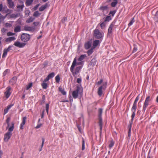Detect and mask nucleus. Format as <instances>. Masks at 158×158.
<instances>
[{
  "label": "nucleus",
  "instance_id": "1",
  "mask_svg": "<svg viewBox=\"0 0 158 158\" xmlns=\"http://www.w3.org/2000/svg\"><path fill=\"white\" fill-rule=\"evenodd\" d=\"M77 58L75 57L70 68V70L73 76L77 75L80 72L82 68V66H79L76 67L74 70V67L77 65Z\"/></svg>",
  "mask_w": 158,
  "mask_h": 158
},
{
  "label": "nucleus",
  "instance_id": "2",
  "mask_svg": "<svg viewBox=\"0 0 158 158\" xmlns=\"http://www.w3.org/2000/svg\"><path fill=\"white\" fill-rule=\"evenodd\" d=\"M83 89L81 87H80L79 85L77 86V89L75 90H74L72 92V96L74 99H76L78 98V94H82Z\"/></svg>",
  "mask_w": 158,
  "mask_h": 158
},
{
  "label": "nucleus",
  "instance_id": "3",
  "mask_svg": "<svg viewBox=\"0 0 158 158\" xmlns=\"http://www.w3.org/2000/svg\"><path fill=\"white\" fill-rule=\"evenodd\" d=\"M93 35L96 39H100L102 40L103 38L104 33L103 32H100L99 30L96 29L94 31Z\"/></svg>",
  "mask_w": 158,
  "mask_h": 158
},
{
  "label": "nucleus",
  "instance_id": "4",
  "mask_svg": "<svg viewBox=\"0 0 158 158\" xmlns=\"http://www.w3.org/2000/svg\"><path fill=\"white\" fill-rule=\"evenodd\" d=\"M107 82L103 83V85L100 86L98 88L97 93L99 96H101L102 94L103 91H105L107 87Z\"/></svg>",
  "mask_w": 158,
  "mask_h": 158
},
{
  "label": "nucleus",
  "instance_id": "5",
  "mask_svg": "<svg viewBox=\"0 0 158 158\" xmlns=\"http://www.w3.org/2000/svg\"><path fill=\"white\" fill-rule=\"evenodd\" d=\"M151 100V99L150 98V96L149 95H147L142 110L143 112H145L147 107L149 105L150 102Z\"/></svg>",
  "mask_w": 158,
  "mask_h": 158
},
{
  "label": "nucleus",
  "instance_id": "6",
  "mask_svg": "<svg viewBox=\"0 0 158 158\" xmlns=\"http://www.w3.org/2000/svg\"><path fill=\"white\" fill-rule=\"evenodd\" d=\"M30 39V36L29 34L27 33H23L21 36V39L22 41L27 42Z\"/></svg>",
  "mask_w": 158,
  "mask_h": 158
},
{
  "label": "nucleus",
  "instance_id": "7",
  "mask_svg": "<svg viewBox=\"0 0 158 158\" xmlns=\"http://www.w3.org/2000/svg\"><path fill=\"white\" fill-rule=\"evenodd\" d=\"M11 88L10 86L7 87L6 89V91L4 93V95L6 98H8L10 96L11 92Z\"/></svg>",
  "mask_w": 158,
  "mask_h": 158
},
{
  "label": "nucleus",
  "instance_id": "8",
  "mask_svg": "<svg viewBox=\"0 0 158 158\" xmlns=\"http://www.w3.org/2000/svg\"><path fill=\"white\" fill-rule=\"evenodd\" d=\"M26 44L25 43H21L19 41H16L14 44L15 46L19 48H23L24 47Z\"/></svg>",
  "mask_w": 158,
  "mask_h": 158
},
{
  "label": "nucleus",
  "instance_id": "9",
  "mask_svg": "<svg viewBox=\"0 0 158 158\" xmlns=\"http://www.w3.org/2000/svg\"><path fill=\"white\" fill-rule=\"evenodd\" d=\"M12 133L10 132H7L4 135V140L5 142H7L12 135Z\"/></svg>",
  "mask_w": 158,
  "mask_h": 158
},
{
  "label": "nucleus",
  "instance_id": "10",
  "mask_svg": "<svg viewBox=\"0 0 158 158\" xmlns=\"http://www.w3.org/2000/svg\"><path fill=\"white\" fill-rule=\"evenodd\" d=\"M114 25V23H112L109 26L108 30L107 35L108 36H110L112 33V30Z\"/></svg>",
  "mask_w": 158,
  "mask_h": 158
},
{
  "label": "nucleus",
  "instance_id": "11",
  "mask_svg": "<svg viewBox=\"0 0 158 158\" xmlns=\"http://www.w3.org/2000/svg\"><path fill=\"white\" fill-rule=\"evenodd\" d=\"M92 42L91 40L85 42L84 44V47L85 49H89L91 47Z\"/></svg>",
  "mask_w": 158,
  "mask_h": 158
},
{
  "label": "nucleus",
  "instance_id": "12",
  "mask_svg": "<svg viewBox=\"0 0 158 158\" xmlns=\"http://www.w3.org/2000/svg\"><path fill=\"white\" fill-rule=\"evenodd\" d=\"M24 30L25 31H33L35 30V28L33 27H30L26 26L24 27Z\"/></svg>",
  "mask_w": 158,
  "mask_h": 158
},
{
  "label": "nucleus",
  "instance_id": "13",
  "mask_svg": "<svg viewBox=\"0 0 158 158\" xmlns=\"http://www.w3.org/2000/svg\"><path fill=\"white\" fill-rule=\"evenodd\" d=\"M26 119L27 117L26 116L23 117L22 122L21 123L20 126V129L22 130L23 129V126L26 123Z\"/></svg>",
  "mask_w": 158,
  "mask_h": 158
},
{
  "label": "nucleus",
  "instance_id": "14",
  "mask_svg": "<svg viewBox=\"0 0 158 158\" xmlns=\"http://www.w3.org/2000/svg\"><path fill=\"white\" fill-rule=\"evenodd\" d=\"M97 62V60L96 58H94L90 61L89 65L90 66L94 67L95 65Z\"/></svg>",
  "mask_w": 158,
  "mask_h": 158
},
{
  "label": "nucleus",
  "instance_id": "15",
  "mask_svg": "<svg viewBox=\"0 0 158 158\" xmlns=\"http://www.w3.org/2000/svg\"><path fill=\"white\" fill-rule=\"evenodd\" d=\"M136 108L133 107H132L131 109V110L132 112V115L131 116V121L133 122V120L134 119V118L135 116V112L136 111Z\"/></svg>",
  "mask_w": 158,
  "mask_h": 158
},
{
  "label": "nucleus",
  "instance_id": "16",
  "mask_svg": "<svg viewBox=\"0 0 158 158\" xmlns=\"http://www.w3.org/2000/svg\"><path fill=\"white\" fill-rule=\"evenodd\" d=\"M7 2L9 5L8 7L9 8H12L14 7L15 4L12 0H7Z\"/></svg>",
  "mask_w": 158,
  "mask_h": 158
},
{
  "label": "nucleus",
  "instance_id": "17",
  "mask_svg": "<svg viewBox=\"0 0 158 158\" xmlns=\"http://www.w3.org/2000/svg\"><path fill=\"white\" fill-rule=\"evenodd\" d=\"M100 41L99 40H95L93 41V48H95L98 45L100 44Z\"/></svg>",
  "mask_w": 158,
  "mask_h": 158
},
{
  "label": "nucleus",
  "instance_id": "18",
  "mask_svg": "<svg viewBox=\"0 0 158 158\" xmlns=\"http://www.w3.org/2000/svg\"><path fill=\"white\" fill-rule=\"evenodd\" d=\"M24 7V4H21L20 5H17L16 6V7L17 9V10L19 12H21L23 11V9Z\"/></svg>",
  "mask_w": 158,
  "mask_h": 158
},
{
  "label": "nucleus",
  "instance_id": "19",
  "mask_svg": "<svg viewBox=\"0 0 158 158\" xmlns=\"http://www.w3.org/2000/svg\"><path fill=\"white\" fill-rule=\"evenodd\" d=\"M99 120V126L100 127V132H101L102 128V118H98Z\"/></svg>",
  "mask_w": 158,
  "mask_h": 158
},
{
  "label": "nucleus",
  "instance_id": "20",
  "mask_svg": "<svg viewBox=\"0 0 158 158\" xmlns=\"http://www.w3.org/2000/svg\"><path fill=\"white\" fill-rule=\"evenodd\" d=\"M14 104H10L7 106V108L5 109L4 110V114H6L8 111L9 110L12 106H14Z\"/></svg>",
  "mask_w": 158,
  "mask_h": 158
},
{
  "label": "nucleus",
  "instance_id": "21",
  "mask_svg": "<svg viewBox=\"0 0 158 158\" xmlns=\"http://www.w3.org/2000/svg\"><path fill=\"white\" fill-rule=\"evenodd\" d=\"M15 40V37L12 36L7 38L5 40V41L6 42L10 43L12 41H14Z\"/></svg>",
  "mask_w": 158,
  "mask_h": 158
},
{
  "label": "nucleus",
  "instance_id": "22",
  "mask_svg": "<svg viewBox=\"0 0 158 158\" xmlns=\"http://www.w3.org/2000/svg\"><path fill=\"white\" fill-rule=\"evenodd\" d=\"M139 94L136 98L134 102V103L133 104V105L132 106L133 107L137 108V102L139 100Z\"/></svg>",
  "mask_w": 158,
  "mask_h": 158
},
{
  "label": "nucleus",
  "instance_id": "23",
  "mask_svg": "<svg viewBox=\"0 0 158 158\" xmlns=\"http://www.w3.org/2000/svg\"><path fill=\"white\" fill-rule=\"evenodd\" d=\"M86 57V55L85 54H83L81 55L79 58L78 59V61H81L83 60L85 57Z\"/></svg>",
  "mask_w": 158,
  "mask_h": 158
},
{
  "label": "nucleus",
  "instance_id": "24",
  "mask_svg": "<svg viewBox=\"0 0 158 158\" xmlns=\"http://www.w3.org/2000/svg\"><path fill=\"white\" fill-rule=\"evenodd\" d=\"M17 78L16 77H13L10 81V82L12 85H14L16 82Z\"/></svg>",
  "mask_w": 158,
  "mask_h": 158
},
{
  "label": "nucleus",
  "instance_id": "25",
  "mask_svg": "<svg viewBox=\"0 0 158 158\" xmlns=\"http://www.w3.org/2000/svg\"><path fill=\"white\" fill-rule=\"evenodd\" d=\"M21 27L18 25L15 27L14 29V32L17 33L21 31Z\"/></svg>",
  "mask_w": 158,
  "mask_h": 158
},
{
  "label": "nucleus",
  "instance_id": "26",
  "mask_svg": "<svg viewBox=\"0 0 158 158\" xmlns=\"http://www.w3.org/2000/svg\"><path fill=\"white\" fill-rule=\"evenodd\" d=\"M94 48H93L92 47L90 49H89L87 52V53L88 54V55L89 56L91 54H92L94 52Z\"/></svg>",
  "mask_w": 158,
  "mask_h": 158
},
{
  "label": "nucleus",
  "instance_id": "27",
  "mask_svg": "<svg viewBox=\"0 0 158 158\" xmlns=\"http://www.w3.org/2000/svg\"><path fill=\"white\" fill-rule=\"evenodd\" d=\"M14 123L13 122L11 123V126L8 128V131L11 132L14 129Z\"/></svg>",
  "mask_w": 158,
  "mask_h": 158
},
{
  "label": "nucleus",
  "instance_id": "28",
  "mask_svg": "<svg viewBox=\"0 0 158 158\" xmlns=\"http://www.w3.org/2000/svg\"><path fill=\"white\" fill-rule=\"evenodd\" d=\"M10 71L9 69H6L4 72L3 73V76L5 77L7 75H8L10 73Z\"/></svg>",
  "mask_w": 158,
  "mask_h": 158
},
{
  "label": "nucleus",
  "instance_id": "29",
  "mask_svg": "<svg viewBox=\"0 0 158 158\" xmlns=\"http://www.w3.org/2000/svg\"><path fill=\"white\" fill-rule=\"evenodd\" d=\"M103 109L102 108H99L98 110V118H102V114Z\"/></svg>",
  "mask_w": 158,
  "mask_h": 158
},
{
  "label": "nucleus",
  "instance_id": "30",
  "mask_svg": "<svg viewBox=\"0 0 158 158\" xmlns=\"http://www.w3.org/2000/svg\"><path fill=\"white\" fill-rule=\"evenodd\" d=\"M114 142L112 139L111 140L110 142V143L109 145V147L110 149H111L114 146Z\"/></svg>",
  "mask_w": 158,
  "mask_h": 158
},
{
  "label": "nucleus",
  "instance_id": "31",
  "mask_svg": "<svg viewBox=\"0 0 158 158\" xmlns=\"http://www.w3.org/2000/svg\"><path fill=\"white\" fill-rule=\"evenodd\" d=\"M35 19L34 18H33L32 17H30V18L28 19L26 21V22L27 23H30L31 22H32Z\"/></svg>",
  "mask_w": 158,
  "mask_h": 158
},
{
  "label": "nucleus",
  "instance_id": "32",
  "mask_svg": "<svg viewBox=\"0 0 158 158\" xmlns=\"http://www.w3.org/2000/svg\"><path fill=\"white\" fill-rule=\"evenodd\" d=\"M59 90L61 93L63 95H66V92L65 91L64 89H62L60 87L59 88Z\"/></svg>",
  "mask_w": 158,
  "mask_h": 158
},
{
  "label": "nucleus",
  "instance_id": "33",
  "mask_svg": "<svg viewBox=\"0 0 158 158\" xmlns=\"http://www.w3.org/2000/svg\"><path fill=\"white\" fill-rule=\"evenodd\" d=\"M100 10L104 11L105 10H106L108 9V7L107 6H101L99 8Z\"/></svg>",
  "mask_w": 158,
  "mask_h": 158
},
{
  "label": "nucleus",
  "instance_id": "34",
  "mask_svg": "<svg viewBox=\"0 0 158 158\" xmlns=\"http://www.w3.org/2000/svg\"><path fill=\"white\" fill-rule=\"evenodd\" d=\"M47 7V4L43 5L40 7L39 9V10L40 11H42Z\"/></svg>",
  "mask_w": 158,
  "mask_h": 158
},
{
  "label": "nucleus",
  "instance_id": "35",
  "mask_svg": "<svg viewBox=\"0 0 158 158\" xmlns=\"http://www.w3.org/2000/svg\"><path fill=\"white\" fill-rule=\"evenodd\" d=\"M33 1V0H26V6H28L31 5Z\"/></svg>",
  "mask_w": 158,
  "mask_h": 158
},
{
  "label": "nucleus",
  "instance_id": "36",
  "mask_svg": "<svg viewBox=\"0 0 158 158\" xmlns=\"http://www.w3.org/2000/svg\"><path fill=\"white\" fill-rule=\"evenodd\" d=\"M55 76V73L54 72L51 73L49 74L48 76H47V77L49 79L51 78H52L54 77Z\"/></svg>",
  "mask_w": 158,
  "mask_h": 158
},
{
  "label": "nucleus",
  "instance_id": "37",
  "mask_svg": "<svg viewBox=\"0 0 158 158\" xmlns=\"http://www.w3.org/2000/svg\"><path fill=\"white\" fill-rule=\"evenodd\" d=\"M100 25L102 29H103L106 26V22L104 21L102 23L100 24Z\"/></svg>",
  "mask_w": 158,
  "mask_h": 158
},
{
  "label": "nucleus",
  "instance_id": "38",
  "mask_svg": "<svg viewBox=\"0 0 158 158\" xmlns=\"http://www.w3.org/2000/svg\"><path fill=\"white\" fill-rule=\"evenodd\" d=\"M10 120V117H8L6 120V123L7 125V127H6V129H7V128H8L10 126V124L9 122Z\"/></svg>",
  "mask_w": 158,
  "mask_h": 158
},
{
  "label": "nucleus",
  "instance_id": "39",
  "mask_svg": "<svg viewBox=\"0 0 158 158\" xmlns=\"http://www.w3.org/2000/svg\"><path fill=\"white\" fill-rule=\"evenodd\" d=\"M118 3V1H113L110 4L111 6L112 7H115Z\"/></svg>",
  "mask_w": 158,
  "mask_h": 158
},
{
  "label": "nucleus",
  "instance_id": "40",
  "mask_svg": "<svg viewBox=\"0 0 158 158\" xmlns=\"http://www.w3.org/2000/svg\"><path fill=\"white\" fill-rule=\"evenodd\" d=\"M41 85L43 89H46L47 88V84L46 83L43 82L41 84Z\"/></svg>",
  "mask_w": 158,
  "mask_h": 158
},
{
  "label": "nucleus",
  "instance_id": "41",
  "mask_svg": "<svg viewBox=\"0 0 158 158\" xmlns=\"http://www.w3.org/2000/svg\"><path fill=\"white\" fill-rule=\"evenodd\" d=\"M135 22V21L134 20V18H132V19L131 20L130 22L128 23V26L129 27L131 26L133 23Z\"/></svg>",
  "mask_w": 158,
  "mask_h": 158
},
{
  "label": "nucleus",
  "instance_id": "42",
  "mask_svg": "<svg viewBox=\"0 0 158 158\" xmlns=\"http://www.w3.org/2000/svg\"><path fill=\"white\" fill-rule=\"evenodd\" d=\"M55 80L57 83H59L60 81V77L59 74L57 75L55 77Z\"/></svg>",
  "mask_w": 158,
  "mask_h": 158
},
{
  "label": "nucleus",
  "instance_id": "43",
  "mask_svg": "<svg viewBox=\"0 0 158 158\" xmlns=\"http://www.w3.org/2000/svg\"><path fill=\"white\" fill-rule=\"evenodd\" d=\"M111 19L110 16H107L105 20L104 21H105L106 22V21H109Z\"/></svg>",
  "mask_w": 158,
  "mask_h": 158
},
{
  "label": "nucleus",
  "instance_id": "44",
  "mask_svg": "<svg viewBox=\"0 0 158 158\" xmlns=\"http://www.w3.org/2000/svg\"><path fill=\"white\" fill-rule=\"evenodd\" d=\"M138 48L137 46L135 45H134V48L132 51V53L136 52Z\"/></svg>",
  "mask_w": 158,
  "mask_h": 158
},
{
  "label": "nucleus",
  "instance_id": "45",
  "mask_svg": "<svg viewBox=\"0 0 158 158\" xmlns=\"http://www.w3.org/2000/svg\"><path fill=\"white\" fill-rule=\"evenodd\" d=\"M7 51H6L5 49L3 50V52L2 56V58H5L6 57L7 53Z\"/></svg>",
  "mask_w": 158,
  "mask_h": 158
},
{
  "label": "nucleus",
  "instance_id": "46",
  "mask_svg": "<svg viewBox=\"0 0 158 158\" xmlns=\"http://www.w3.org/2000/svg\"><path fill=\"white\" fill-rule=\"evenodd\" d=\"M82 150H83L85 149V140L84 139L82 138Z\"/></svg>",
  "mask_w": 158,
  "mask_h": 158
},
{
  "label": "nucleus",
  "instance_id": "47",
  "mask_svg": "<svg viewBox=\"0 0 158 158\" xmlns=\"http://www.w3.org/2000/svg\"><path fill=\"white\" fill-rule=\"evenodd\" d=\"M40 15V14L38 12V11H35L34 14L33 16L35 17H38Z\"/></svg>",
  "mask_w": 158,
  "mask_h": 158
},
{
  "label": "nucleus",
  "instance_id": "48",
  "mask_svg": "<svg viewBox=\"0 0 158 158\" xmlns=\"http://www.w3.org/2000/svg\"><path fill=\"white\" fill-rule=\"evenodd\" d=\"M7 31V29L5 28H3L1 30V31L2 32V34H4L6 33V31Z\"/></svg>",
  "mask_w": 158,
  "mask_h": 158
},
{
  "label": "nucleus",
  "instance_id": "49",
  "mask_svg": "<svg viewBox=\"0 0 158 158\" xmlns=\"http://www.w3.org/2000/svg\"><path fill=\"white\" fill-rule=\"evenodd\" d=\"M116 12V10H115L113 11H110L109 13V15H111L112 16H113Z\"/></svg>",
  "mask_w": 158,
  "mask_h": 158
},
{
  "label": "nucleus",
  "instance_id": "50",
  "mask_svg": "<svg viewBox=\"0 0 158 158\" xmlns=\"http://www.w3.org/2000/svg\"><path fill=\"white\" fill-rule=\"evenodd\" d=\"M42 144H41V148L39 150V151H42V147L43 146L44 144V141H45V139H44V138H42Z\"/></svg>",
  "mask_w": 158,
  "mask_h": 158
},
{
  "label": "nucleus",
  "instance_id": "51",
  "mask_svg": "<svg viewBox=\"0 0 158 158\" xmlns=\"http://www.w3.org/2000/svg\"><path fill=\"white\" fill-rule=\"evenodd\" d=\"M49 106V103H46V110L48 114V112Z\"/></svg>",
  "mask_w": 158,
  "mask_h": 158
},
{
  "label": "nucleus",
  "instance_id": "52",
  "mask_svg": "<svg viewBox=\"0 0 158 158\" xmlns=\"http://www.w3.org/2000/svg\"><path fill=\"white\" fill-rule=\"evenodd\" d=\"M32 83L31 82L27 85L26 87V89L28 90L32 86Z\"/></svg>",
  "mask_w": 158,
  "mask_h": 158
},
{
  "label": "nucleus",
  "instance_id": "53",
  "mask_svg": "<svg viewBox=\"0 0 158 158\" xmlns=\"http://www.w3.org/2000/svg\"><path fill=\"white\" fill-rule=\"evenodd\" d=\"M13 46L12 45H10L7 48L5 49H4L8 52L10 50L11 48H12Z\"/></svg>",
  "mask_w": 158,
  "mask_h": 158
},
{
  "label": "nucleus",
  "instance_id": "54",
  "mask_svg": "<svg viewBox=\"0 0 158 158\" xmlns=\"http://www.w3.org/2000/svg\"><path fill=\"white\" fill-rule=\"evenodd\" d=\"M12 26V25L11 24L9 23H6L5 24V27H10Z\"/></svg>",
  "mask_w": 158,
  "mask_h": 158
},
{
  "label": "nucleus",
  "instance_id": "55",
  "mask_svg": "<svg viewBox=\"0 0 158 158\" xmlns=\"http://www.w3.org/2000/svg\"><path fill=\"white\" fill-rule=\"evenodd\" d=\"M132 122H130V124L128 126V129H130V130H131V127H132Z\"/></svg>",
  "mask_w": 158,
  "mask_h": 158
},
{
  "label": "nucleus",
  "instance_id": "56",
  "mask_svg": "<svg viewBox=\"0 0 158 158\" xmlns=\"http://www.w3.org/2000/svg\"><path fill=\"white\" fill-rule=\"evenodd\" d=\"M103 81V79H101L99 81H98L96 83V84L98 85H99Z\"/></svg>",
  "mask_w": 158,
  "mask_h": 158
},
{
  "label": "nucleus",
  "instance_id": "57",
  "mask_svg": "<svg viewBox=\"0 0 158 158\" xmlns=\"http://www.w3.org/2000/svg\"><path fill=\"white\" fill-rule=\"evenodd\" d=\"M4 18L2 15L0 16V24H1V22L4 20Z\"/></svg>",
  "mask_w": 158,
  "mask_h": 158
},
{
  "label": "nucleus",
  "instance_id": "58",
  "mask_svg": "<svg viewBox=\"0 0 158 158\" xmlns=\"http://www.w3.org/2000/svg\"><path fill=\"white\" fill-rule=\"evenodd\" d=\"M67 18L66 17H64L61 20V22L62 23H64L65 21H67Z\"/></svg>",
  "mask_w": 158,
  "mask_h": 158
},
{
  "label": "nucleus",
  "instance_id": "59",
  "mask_svg": "<svg viewBox=\"0 0 158 158\" xmlns=\"http://www.w3.org/2000/svg\"><path fill=\"white\" fill-rule=\"evenodd\" d=\"M14 35V34L11 32H9L8 33H7V36H11V35Z\"/></svg>",
  "mask_w": 158,
  "mask_h": 158
},
{
  "label": "nucleus",
  "instance_id": "60",
  "mask_svg": "<svg viewBox=\"0 0 158 158\" xmlns=\"http://www.w3.org/2000/svg\"><path fill=\"white\" fill-rule=\"evenodd\" d=\"M131 135V130L129 129L128 131V136L129 138H130Z\"/></svg>",
  "mask_w": 158,
  "mask_h": 158
},
{
  "label": "nucleus",
  "instance_id": "61",
  "mask_svg": "<svg viewBox=\"0 0 158 158\" xmlns=\"http://www.w3.org/2000/svg\"><path fill=\"white\" fill-rule=\"evenodd\" d=\"M77 82L79 84H81V78H78L77 79Z\"/></svg>",
  "mask_w": 158,
  "mask_h": 158
},
{
  "label": "nucleus",
  "instance_id": "62",
  "mask_svg": "<svg viewBox=\"0 0 158 158\" xmlns=\"http://www.w3.org/2000/svg\"><path fill=\"white\" fill-rule=\"evenodd\" d=\"M39 5H40L39 4H37L33 8V10H37V9L38 7L39 6Z\"/></svg>",
  "mask_w": 158,
  "mask_h": 158
},
{
  "label": "nucleus",
  "instance_id": "63",
  "mask_svg": "<svg viewBox=\"0 0 158 158\" xmlns=\"http://www.w3.org/2000/svg\"><path fill=\"white\" fill-rule=\"evenodd\" d=\"M30 12L29 10H27L25 11V14L26 15H27L28 16L29 15V13Z\"/></svg>",
  "mask_w": 158,
  "mask_h": 158
},
{
  "label": "nucleus",
  "instance_id": "64",
  "mask_svg": "<svg viewBox=\"0 0 158 158\" xmlns=\"http://www.w3.org/2000/svg\"><path fill=\"white\" fill-rule=\"evenodd\" d=\"M42 125V124L41 123L38 124L37 126L35 128L36 129H38Z\"/></svg>",
  "mask_w": 158,
  "mask_h": 158
}]
</instances>
